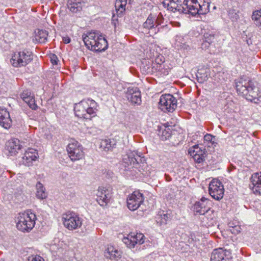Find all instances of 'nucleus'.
Instances as JSON below:
<instances>
[{
  "instance_id": "1",
  "label": "nucleus",
  "mask_w": 261,
  "mask_h": 261,
  "mask_svg": "<svg viewBox=\"0 0 261 261\" xmlns=\"http://www.w3.org/2000/svg\"><path fill=\"white\" fill-rule=\"evenodd\" d=\"M236 84L238 94L245 97L248 100L256 102L258 98L261 97V92L258 88L252 81L241 78L236 82Z\"/></svg>"
},
{
  "instance_id": "2",
  "label": "nucleus",
  "mask_w": 261,
  "mask_h": 261,
  "mask_svg": "<svg viewBox=\"0 0 261 261\" xmlns=\"http://www.w3.org/2000/svg\"><path fill=\"white\" fill-rule=\"evenodd\" d=\"M210 0H184L182 12L195 16L204 15L210 11Z\"/></svg>"
},
{
  "instance_id": "3",
  "label": "nucleus",
  "mask_w": 261,
  "mask_h": 261,
  "mask_svg": "<svg viewBox=\"0 0 261 261\" xmlns=\"http://www.w3.org/2000/svg\"><path fill=\"white\" fill-rule=\"evenodd\" d=\"M83 40L87 47L96 51L105 50L108 47L106 39L95 32H88L82 36Z\"/></svg>"
},
{
  "instance_id": "4",
  "label": "nucleus",
  "mask_w": 261,
  "mask_h": 261,
  "mask_svg": "<svg viewBox=\"0 0 261 261\" xmlns=\"http://www.w3.org/2000/svg\"><path fill=\"white\" fill-rule=\"evenodd\" d=\"M96 102L93 99L88 98L75 104L74 110L77 117L90 119L96 116Z\"/></svg>"
},
{
  "instance_id": "5",
  "label": "nucleus",
  "mask_w": 261,
  "mask_h": 261,
  "mask_svg": "<svg viewBox=\"0 0 261 261\" xmlns=\"http://www.w3.org/2000/svg\"><path fill=\"white\" fill-rule=\"evenodd\" d=\"M36 215L31 211L20 213L17 217V228L23 232H30L34 227Z\"/></svg>"
},
{
  "instance_id": "6",
  "label": "nucleus",
  "mask_w": 261,
  "mask_h": 261,
  "mask_svg": "<svg viewBox=\"0 0 261 261\" xmlns=\"http://www.w3.org/2000/svg\"><path fill=\"white\" fill-rule=\"evenodd\" d=\"M33 59L31 51L23 50L15 52L11 59V64L15 67H23L29 64Z\"/></svg>"
},
{
  "instance_id": "7",
  "label": "nucleus",
  "mask_w": 261,
  "mask_h": 261,
  "mask_svg": "<svg viewBox=\"0 0 261 261\" xmlns=\"http://www.w3.org/2000/svg\"><path fill=\"white\" fill-rule=\"evenodd\" d=\"M66 149L69 157L72 161L80 160L84 156L82 146L75 140L70 141Z\"/></svg>"
},
{
  "instance_id": "8",
  "label": "nucleus",
  "mask_w": 261,
  "mask_h": 261,
  "mask_svg": "<svg viewBox=\"0 0 261 261\" xmlns=\"http://www.w3.org/2000/svg\"><path fill=\"white\" fill-rule=\"evenodd\" d=\"M64 226L69 230L76 229L82 226L81 219L74 213H66L63 215Z\"/></svg>"
},
{
  "instance_id": "9",
  "label": "nucleus",
  "mask_w": 261,
  "mask_h": 261,
  "mask_svg": "<svg viewBox=\"0 0 261 261\" xmlns=\"http://www.w3.org/2000/svg\"><path fill=\"white\" fill-rule=\"evenodd\" d=\"M142 162L141 153L137 151H130L124 156L122 164L127 170L133 168H138L140 162Z\"/></svg>"
},
{
  "instance_id": "10",
  "label": "nucleus",
  "mask_w": 261,
  "mask_h": 261,
  "mask_svg": "<svg viewBox=\"0 0 261 261\" xmlns=\"http://www.w3.org/2000/svg\"><path fill=\"white\" fill-rule=\"evenodd\" d=\"M159 107L164 112H172L177 107V100L171 94L162 95L160 99Z\"/></svg>"
},
{
  "instance_id": "11",
  "label": "nucleus",
  "mask_w": 261,
  "mask_h": 261,
  "mask_svg": "<svg viewBox=\"0 0 261 261\" xmlns=\"http://www.w3.org/2000/svg\"><path fill=\"white\" fill-rule=\"evenodd\" d=\"M209 193L215 199L219 200L224 195V189L222 184L218 179H214L209 184Z\"/></svg>"
},
{
  "instance_id": "12",
  "label": "nucleus",
  "mask_w": 261,
  "mask_h": 261,
  "mask_svg": "<svg viewBox=\"0 0 261 261\" xmlns=\"http://www.w3.org/2000/svg\"><path fill=\"white\" fill-rule=\"evenodd\" d=\"M112 194L111 188L99 187L97 192V201L101 206H105L110 202Z\"/></svg>"
},
{
  "instance_id": "13",
  "label": "nucleus",
  "mask_w": 261,
  "mask_h": 261,
  "mask_svg": "<svg viewBox=\"0 0 261 261\" xmlns=\"http://www.w3.org/2000/svg\"><path fill=\"white\" fill-rule=\"evenodd\" d=\"M142 194L138 191H135L127 199V205L130 211L136 210L143 201Z\"/></svg>"
},
{
  "instance_id": "14",
  "label": "nucleus",
  "mask_w": 261,
  "mask_h": 261,
  "mask_svg": "<svg viewBox=\"0 0 261 261\" xmlns=\"http://www.w3.org/2000/svg\"><path fill=\"white\" fill-rule=\"evenodd\" d=\"M123 242L127 247L134 248L136 244L141 245L144 242V236L141 233L131 232L127 238H124Z\"/></svg>"
},
{
  "instance_id": "15",
  "label": "nucleus",
  "mask_w": 261,
  "mask_h": 261,
  "mask_svg": "<svg viewBox=\"0 0 261 261\" xmlns=\"http://www.w3.org/2000/svg\"><path fill=\"white\" fill-rule=\"evenodd\" d=\"M211 261H231L230 252L222 248L214 249L211 253Z\"/></svg>"
},
{
  "instance_id": "16",
  "label": "nucleus",
  "mask_w": 261,
  "mask_h": 261,
  "mask_svg": "<svg viewBox=\"0 0 261 261\" xmlns=\"http://www.w3.org/2000/svg\"><path fill=\"white\" fill-rule=\"evenodd\" d=\"M126 97L133 105H139L141 103V93L137 87L128 88Z\"/></svg>"
},
{
  "instance_id": "17",
  "label": "nucleus",
  "mask_w": 261,
  "mask_h": 261,
  "mask_svg": "<svg viewBox=\"0 0 261 261\" xmlns=\"http://www.w3.org/2000/svg\"><path fill=\"white\" fill-rule=\"evenodd\" d=\"M199 212V215L201 216L200 219L204 225L210 226L213 224L215 214L213 210H211L210 207H208L206 211L200 210Z\"/></svg>"
},
{
  "instance_id": "18",
  "label": "nucleus",
  "mask_w": 261,
  "mask_h": 261,
  "mask_svg": "<svg viewBox=\"0 0 261 261\" xmlns=\"http://www.w3.org/2000/svg\"><path fill=\"white\" fill-rule=\"evenodd\" d=\"M11 124L9 112L6 109L0 107V125L7 129L10 127Z\"/></svg>"
},
{
  "instance_id": "19",
  "label": "nucleus",
  "mask_w": 261,
  "mask_h": 261,
  "mask_svg": "<svg viewBox=\"0 0 261 261\" xmlns=\"http://www.w3.org/2000/svg\"><path fill=\"white\" fill-rule=\"evenodd\" d=\"M250 187L254 193L261 195V173H255L251 177Z\"/></svg>"
},
{
  "instance_id": "20",
  "label": "nucleus",
  "mask_w": 261,
  "mask_h": 261,
  "mask_svg": "<svg viewBox=\"0 0 261 261\" xmlns=\"http://www.w3.org/2000/svg\"><path fill=\"white\" fill-rule=\"evenodd\" d=\"M188 152L194 161L198 163H201L204 160V151L201 150L198 145L190 148Z\"/></svg>"
},
{
  "instance_id": "21",
  "label": "nucleus",
  "mask_w": 261,
  "mask_h": 261,
  "mask_svg": "<svg viewBox=\"0 0 261 261\" xmlns=\"http://www.w3.org/2000/svg\"><path fill=\"white\" fill-rule=\"evenodd\" d=\"M38 158V153L36 150L33 148H30L25 151L22 158V163L27 166L32 165V162L35 161Z\"/></svg>"
},
{
  "instance_id": "22",
  "label": "nucleus",
  "mask_w": 261,
  "mask_h": 261,
  "mask_svg": "<svg viewBox=\"0 0 261 261\" xmlns=\"http://www.w3.org/2000/svg\"><path fill=\"white\" fill-rule=\"evenodd\" d=\"M20 147L19 140L17 139H11L6 143V149L11 155L15 154Z\"/></svg>"
},
{
  "instance_id": "23",
  "label": "nucleus",
  "mask_w": 261,
  "mask_h": 261,
  "mask_svg": "<svg viewBox=\"0 0 261 261\" xmlns=\"http://www.w3.org/2000/svg\"><path fill=\"white\" fill-rule=\"evenodd\" d=\"M67 6L71 12L76 13L82 10L83 3L81 0H68Z\"/></svg>"
},
{
  "instance_id": "24",
  "label": "nucleus",
  "mask_w": 261,
  "mask_h": 261,
  "mask_svg": "<svg viewBox=\"0 0 261 261\" xmlns=\"http://www.w3.org/2000/svg\"><path fill=\"white\" fill-rule=\"evenodd\" d=\"M155 21L156 17L154 16H152L151 14L149 15L146 19V21L144 22L143 26L144 29H146L147 30H150L153 28L155 29V31L154 32V34H156V32L159 31V29L156 30L155 28H154V25H155Z\"/></svg>"
},
{
  "instance_id": "25",
  "label": "nucleus",
  "mask_w": 261,
  "mask_h": 261,
  "mask_svg": "<svg viewBox=\"0 0 261 261\" xmlns=\"http://www.w3.org/2000/svg\"><path fill=\"white\" fill-rule=\"evenodd\" d=\"M105 253V256L111 259H116L121 256L120 252L113 246L108 247Z\"/></svg>"
},
{
  "instance_id": "26",
  "label": "nucleus",
  "mask_w": 261,
  "mask_h": 261,
  "mask_svg": "<svg viewBox=\"0 0 261 261\" xmlns=\"http://www.w3.org/2000/svg\"><path fill=\"white\" fill-rule=\"evenodd\" d=\"M48 33L43 30H37L35 32V40L39 43H44L47 38Z\"/></svg>"
},
{
  "instance_id": "27",
  "label": "nucleus",
  "mask_w": 261,
  "mask_h": 261,
  "mask_svg": "<svg viewBox=\"0 0 261 261\" xmlns=\"http://www.w3.org/2000/svg\"><path fill=\"white\" fill-rule=\"evenodd\" d=\"M115 145L116 143L114 140L105 139L101 141L100 148L106 151L111 150Z\"/></svg>"
},
{
  "instance_id": "28",
  "label": "nucleus",
  "mask_w": 261,
  "mask_h": 261,
  "mask_svg": "<svg viewBox=\"0 0 261 261\" xmlns=\"http://www.w3.org/2000/svg\"><path fill=\"white\" fill-rule=\"evenodd\" d=\"M36 197L39 199H44L47 197L45 189L40 182H38L36 185Z\"/></svg>"
},
{
  "instance_id": "29",
  "label": "nucleus",
  "mask_w": 261,
  "mask_h": 261,
  "mask_svg": "<svg viewBox=\"0 0 261 261\" xmlns=\"http://www.w3.org/2000/svg\"><path fill=\"white\" fill-rule=\"evenodd\" d=\"M252 19L256 26L261 27V9L253 12Z\"/></svg>"
},
{
  "instance_id": "30",
  "label": "nucleus",
  "mask_w": 261,
  "mask_h": 261,
  "mask_svg": "<svg viewBox=\"0 0 261 261\" xmlns=\"http://www.w3.org/2000/svg\"><path fill=\"white\" fill-rule=\"evenodd\" d=\"M170 216L167 212L162 211L159 212L157 219H160L161 224H166L168 220L169 219Z\"/></svg>"
},
{
  "instance_id": "31",
  "label": "nucleus",
  "mask_w": 261,
  "mask_h": 261,
  "mask_svg": "<svg viewBox=\"0 0 261 261\" xmlns=\"http://www.w3.org/2000/svg\"><path fill=\"white\" fill-rule=\"evenodd\" d=\"M172 135V132L169 127H165L162 128V134H161V139L163 140H166L169 139Z\"/></svg>"
},
{
  "instance_id": "32",
  "label": "nucleus",
  "mask_w": 261,
  "mask_h": 261,
  "mask_svg": "<svg viewBox=\"0 0 261 261\" xmlns=\"http://www.w3.org/2000/svg\"><path fill=\"white\" fill-rule=\"evenodd\" d=\"M65 244L63 242H59L57 244H54L51 246V249L55 252H59L60 254H63L64 251V247Z\"/></svg>"
},
{
  "instance_id": "33",
  "label": "nucleus",
  "mask_w": 261,
  "mask_h": 261,
  "mask_svg": "<svg viewBox=\"0 0 261 261\" xmlns=\"http://www.w3.org/2000/svg\"><path fill=\"white\" fill-rule=\"evenodd\" d=\"M178 2V0H170V11L173 12L177 11L179 12H182V6H178L177 4Z\"/></svg>"
},
{
  "instance_id": "34",
  "label": "nucleus",
  "mask_w": 261,
  "mask_h": 261,
  "mask_svg": "<svg viewBox=\"0 0 261 261\" xmlns=\"http://www.w3.org/2000/svg\"><path fill=\"white\" fill-rule=\"evenodd\" d=\"M127 0H116L115 7L118 10L122 12L125 10V7L126 5Z\"/></svg>"
},
{
  "instance_id": "35",
  "label": "nucleus",
  "mask_w": 261,
  "mask_h": 261,
  "mask_svg": "<svg viewBox=\"0 0 261 261\" xmlns=\"http://www.w3.org/2000/svg\"><path fill=\"white\" fill-rule=\"evenodd\" d=\"M207 205V204H206L205 203H203L202 202L198 201L195 203L194 208L195 212L199 214V211H200V210H203V211H206V210L208 208V207H206Z\"/></svg>"
},
{
  "instance_id": "36",
  "label": "nucleus",
  "mask_w": 261,
  "mask_h": 261,
  "mask_svg": "<svg viewBox=\"0 0 261 261\" xmlns=\"http://www.w3.org/2000/svg\"><path fill=\"white\" fill-rule=\"evenodd\" d=\"M14 197L19 202L23 200L24 195L21 190H18L17 192H15L14 193Z\"/></svg>"
},
{
  "instance_id": "37",
  "label": "nucleus",
  "mask_w": 261,
  "mask_h": 261,
  "mask_svg": "<svg viewBox=\"0 0 261 261\" xmlns=\"http://www.w3.org/2000/svg\"><path fill=\"white\" fill-rule=\"evenodd\" d=\"M29 107L33 110H35L37 108V106L35 102L34 97L32 98L27 103Z\"/></svg>"
},
{
  "instance_id": "38",
  "label": "nucleus",
  "mask_w": 261,
  "mask_h": 261,
  "mask_svg": "<svg viewBox=\"0 0 261 261\" xmlns=\"http://www.w3.org/2000/svg\"><path fill=\"white\" fill-rule=\"evenodd\" d=\"M27 261H44V259L42 257L36 255L35 256H29Z\"/></svg>"
},
{
  "instance_id": "39",
  "label": "nucleus",
  "mask_w": 261,
  "mask_h": 261,
  "mask_svg": "<svg viewBox=\"0 0 261 261\" xmlns=\"http://www.w3.org/2000/svg\"><path fill=\"white\" fill-rule=\"evenodd\" d=\"M162 3L164 8L170 10V0H164Z\"/></svg>"
},
{
  "instance_id": "40",
  "label": "nucleus",
  "mask_w": 261,
  "mask_h": 261,
  "mask_svg": "<svg viewBox=\"0 0 261 261\" xmlns=\"http://www.w3.org/2000/svg\"><path fill=\"white\" fill-rule=\"evenodd\" d=\"M214 138L213 136L211 134H207L204 136V140L207 142H212L213 139Z\"/></svg>"
},
{
  "instance_id": "41",
  "label": "nucleus",
  "mask_w": 261,
  "mask_h": 261,
  "mask_svg": "<svg viewBox=\"0 0 261 261\" xmlns=\"http://www.w3.org/2000/svg\"><path fill=\"white\" fill-rule=\"evenodd\" d=\"M32 94L30 91L28 90H25L20 95L21 98L23 99V97H28L30 95H31Z\"/></svg>"
},
{
  "instance_id": "42",
  "label": "nucleus",
  "mask_w": 261,
  "mask_h": 261,
  "mask_svg": "<svg viewBox=\"0 0 261 261\" xmlns=\"http://www.w3.org/2000/svg\"><path fill=\"white\" fill-rule=\"evenodd\" d=\"M50 61L53 64L56 65L58 63V58L55 55H53L50 57Z\"/></svg>"
},
{
  "instance_id": "43",
  "label": "nucleus",
  "mask_w": 261,
  "mask_h": 261,
  "mask_svg": "<svg viewBox=\"0 0 261 261\" xmlns=\"http://www.w3.org/2000/svg\"><path fill=\"white\" fill-rule=\"evenodd\" d=\"M62 39L63 42L66 44L70 43L71 41L70 38L68 36L64 37Z\"/></svg>"
},
{
  "instance_id": "44",
  "label": "nucleus",
  "mask_w": 261,
  "mask_h": 261,
  "mask_svg": "<svg viewBox=\"0 0 261 261\" xmlns=\"http://www.w3.org/2000/svg\"><path fill=\"white\" fill-rule=\"evenodd\" d=\"M34 97L33 95H30L28 97H23V99H22L25 103L28 102L32 98Z\"/></svg>"
},
{
  "instance_id": "45",
  "label": "nucleus",
  "mask_w": 261,
  "mask_h": 261,
  "mask_svg": "<svg viewBox=\"0 0 261 261\" xmlns=\"http://www.w3.org/2000/svg\"><path fill=\"white\" fill-rule=\"evenodd\" d=\"M200 202H202L203 203H205L206 204H207L208 203H210V201L207 199H206L204 197H202L201 199V201Z\"/></svg>"
},
{
  "instance_id": "46",
  "label": "nucleus",
  "mask_w": 261,
  "mask_h": 261,
  "mask_svg": "<svg viewBox=\"0 0 261 261\" xmlns=\"http://www.w3.org/2000/svg\"><path fill=\"white\" fill-rule=\"evenodd\" d=\"M0 261H4L3 259H1Z\"/></svg>"
}]
</instances>
